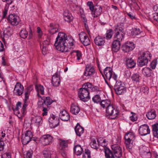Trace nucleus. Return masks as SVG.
I'll return each instance as SVG.
<instances>
[{"label": "nucleus", "mask_w": 158, "mask_h": 158, "mask_svg": "<svg viewBox=\"0 0 158 158\" xmlns=\"http://www.w3.org/2000/svg\"><path fill=\"white\" fill-rule=\"evenodd\" d=\"M74 40L71 36H67L64 33H59L55 42L54 45L56 49L62 52H67L68 48L73 45Z\"/></svg>", "instance_id": "nucleus-1"}, {"label": "nucleus", "mask_w": 158, "mask_h": 158, "mask_svg": "<svg viewBox=\"0 0 158 158\" xmlns=\"http://www.w3.org/2000/svg\"><path fill=\"white\" fill-rule=\"evenodd\" d=\"M92 86V84L88 82L82 86L78 91V96L81 100L84 102H86L90 99L89 95V91Z\"/></svg>", "instance_id": "nucleus-2"}, {"label": "nucleus", "mask_w": 158, "mask_h": 158, "mask_svg": "<svg viewBox=\"0 0 158 158\" xmlns=\"http://www.w3.org/2000/svg\"><path fill=\"white\" fill-rule=\"evenodd\" d=\"M151 57L150 53L149 52H143L142 55L139 57L138 60V65L141 67L146 65L148 61L150 60Z\"/></svg>", "instance_id": "nucleus-3"}, {"label": "nucleus", "mask_w": 158, "mask_h": 158, "mask_svg": "<svg viewBox=\"0 0 158 158\" xmlns=\"http://www.w3.org/2000/svg\"><path fill=\"white\" fill-rule=\"evenodd\" d=\"M117 140V143L111 145L112 152L116 157L119 158L122 156V152L121 148L118 144L120 142V138L118 137Z\"/></svg>", "instance_id": "nucleus-4"}, {"label": "nucleus", "mask_w": 158, "mask_h": 158, "mask_svg": "<svg viewBox=\"0 0 158 158\" xmlns=\"http://www.w3.org/2000/svg\"><path fill=\"white\" fill-rule=\"evenodd\" d=\"M135 136L131 132L127 133L125 136V143L127 149H130L133 146V142L135 140Z\"/></svg>", "instance_id": "nucleus-5"}, {"label": "nucleus", "mask_w": 158, "mask_h": 158, "mask_svg": "<svg viewBox=\"0 0 158 158\" xmlns=\"http://www.w3.org/2000/svg\"><path fill=\"white\" fill-rule=\"evenodd\" d=\"M116 93L118 95L123 94L126 92V88L121 81H117L114 88Z\"/></svg>", "instance_id": "nucleus-6"}, {"label": "nucleus", "mask_w": 158, "mask_h": 158, "mask_svg": "<svg viewBox=\"0 0 158 158\" xmlns=\"http://www.w3.org/2000/svg\"><path fill=\"white\" fill-rule=\"evenodd\" d=\"M104 73L106 79L110 81L111 78L115 81L117 79V75L113 72L112 69L110 67H106L103 71Z\"/></svg>", "instance_id": "nucleus-7"}, {"label": "nucleus", "mask_w": 158, "mask_h": 158, "mask_svg": "<svg viewBox=\"0 0 158 158\" xmlns=\"http://www.w3.org/2000/svg\"><path fill=\"white\" fill-rule=\"evenodd\" d=\"M106 112L107 114L111 116L110 118L111 119L116 118L119 114L118 110L112 105L106 108Z\"/></svg>", "instance_id": "nucleus-8"}, {"label": "nucleus", "mask_w": 158, "mask_h": 158, "mask_svg": "<svg viewBox=\"0 0 158 158\" xmlns=\"http://www.w3.org/2000/svg\"><path fill=\"white\" fill-rule=\"evenodd\" d=\"M59 120L58 117L53 114L51 115L48 120L50 127L54 128L57 127L59 124Z\"/></svg>", "instance_id": "nucleus-9"}, {"label": "nucleus", "mask_w": 158, "mask_h": 158, "mask_svg": "<svg viewBox=\"0 0 158 158\" xmlns=\"http://www.w3.org/2000/svg\"><path fill=\"white\" fill-rule=\"evenodd\" d=\"M32 137V132L31 131H27L24 135H22V141L23 144L26 145L31 140Z\"/></svg>", "instance_id": "nucleus-10"}, {"label": "nucleus", "mask_w": 158, "mask_h": 158, "mask_svg": "<svg viewBox=\"0 0 158 158\" xmlns=\"http://www.w3.org/2000/svg\"><path fill=\"white\" fill-rule=\"evenodd\" d=\"M40 141L44 145H47L52 143L53 137L49 135H43L40 138Z\"/></svg>", "instance_id": "nucleus-11"}, {"label": "nucleus", "mask_w": 158, "mask_h": 158, "mask_svg": "<svg viewBox=\"0 0 158 158\" xmlns=\"http://www.w3.org/2000/svg\"><path fill=\"white\" fill-rule=\"evenodd\" d=\"M8 20V22L13 26L17 25L19 22V17L14 14L10 15Z\"/></svg>", "instance_id": "nucleus-12"}, {"label": "nucleus", "mask_w": 158, "mask_h": 158, "mask_svg": "<svg viewBox=\"0 0 158 158\" xmlns=\"http://www.w3.org/2000/svg\"><path fill=\"white\" fill-rule=\"evenodd\" d=\"M135 47L134 44L133 42H127L123 45L122 49L124 52H127L132 50Z\"/></svg>", "instance_id": "nucleus-13"}, {"label": "nucleus", "mask_w": 158, "mask_h": 158, "mask_svg": "<svg viewBox=\"0 0 158 158\" xmlns=\"http://www.w3.org/2000/svg\"><path fill=\"white\" fill-rule=\"evenodd\" d=\"M43 101H39L38 102L39 106L40 107H44V106L50 105L52 102V100L49 97H41Z\"/></svg>", "instance_id": "nucleus-14"}, {"label": "nucleus", "mask_w": 158, "mask_h": 158, "mask_svg": "<svg viewBox=\"0 0 158 158\" xmlns=\"http://www.w3.org/2000/svg\"><path fill=\"white\" fill-rule=\"evenodd\" d=\"M79 36L81 42L84 46H87L90 44L89 40L85 33L83 32H81L79 34Z\"/></svg>", "instance_id": "nucleus-15"}, {"label": "nucleus", "mask_w": 158, "mask_h": 158, "mask_svg": "<svg viewBox=\"0 0 158 158\" xmlns=\"http://www.w3.org/2000/svg\"><path fill=\"white\" fill-rule=\"evenodd\" d=\"M24 87L19 82L16 83L14 89V94L16 95L20 96L23 93Z\"/></svg>", "instance_id": "nucleus-16"}, {"label": "nucleus", "mask_w": 158, "mask_h": 158, "mask_svg": "<svg viewBox=\"0 0 158 158\" xmlns=\"http://www.w3.org/2000/svg\"><path fill=\"white\" fill-rule=\"evenodd\" d=\"M150 130L148 126L144 124L141 126L139 128V134L141 135H146L150 133Z\"/></svg>", "instance_id": "nucleus-17"}, {"label": "nucleus", "mask_w": 158, "mask_h": 158, "mask_svg": "<svg viewBox=\"0 0 158 158\" xmlns=\"http://www.w3.org/2000/svg\"><path fill=\"white\" fill-rule=\"evenodd\" d=\"M59 116L61 120L64 121H68L70 118L69 113L65 110H63L60 111Z\"/></svg>", "instance_id": "nucleus-18"}, {"label": "nucleus", "mask_w": 158, "mask_h": 158, "mask_svg": "<svg viewBox=\"0 0 158 158\" xmlns=\"http://www.w3.org/2000/svg\"><path fill=\"white\" fill-rule=\"evenodd\" d=\"M95 73V70L93 67L87 65L86 67L85 70L84 72V75L86 77H91Z\"/></svg>", "instance_id": "nucleus-19"}, {"label": "nucleus", "mask_w": 158, "mask_h": 158, "mask_svg": "<svg viewBox=\"0 0 158 158\" xmlns=\"http://www.w3.org/2000/svg\"><path fill=\"white\" fill-rule=\"evenodd\" d=\"M60 82L59 75L56 73L52 77V83L53 86H57L59 85Z\"/></svg>", "instance_id": "nucleus-20"}, {"label": "nucleus", "mask_w": 158, "mask_h": 158, "mask_svg": "<svg viewBox=\"0 0 158 158\" xmlns=\"http://www.w3.org/2000/svg\"><path fill=\"white\" fill-rule=\"evenodd\" d=\"M125 61L126 64L128 68H132L135 66V62L131 58H126Z\"/></svg>", "instance_id": "nucleus-21"}, {"label": "nucleus", "mask_w": 158, "mask_h": 158, "mask_svg": "<svg viewBox=\"0 0 158 158\" xmlns=\"http://www.w3.org/2000/svg\"><path fill=\"white\" fill-rule=\"evenodd\" d=\"M120 42L117 39L114 40L112 45V50L113 51L116 52L118 51L120 47Z\"/></svg>", "instance_id": "nucleus-22"}, {"label": "nucleus", "mask_w": 158, "mask_h": 158, "mask_svg": "<svg viewBox=\"0 0 158 158\" xmlns=\"http://www.w3.org/2000/svg\"><path fill=\"white\" fill-rule=\"evenodd\" d=\"M102 12V8L100 6L95 7L94 10L92 11V13L94 15V17H96L99 16Z\"/></svg>", "instance_id": "nucleus-23"}, {"label": "nucleus", "mask_w": 158, "mask_h": 158, "mask_svg": "<svg viewBox=\"0 0 158 158\" xmlns=\"http://www.w3.org/2000/svg\"><path fill=\"white\" fill-rule=\"evenodd\" d=\"M59 25L58 24L51 23L50 25V29L49 31L50 34H53L57 31Z\"/></svg>", "instance_id": "nucleus-24"}, {"label": "nucleus", "mask_w": 158, "mask_h": 158, "mask_svg": "<svg viewBox=\"0 0 158 158\" xmlns=\"http://www.w3.org/2000/svg\"><path fill=\"white\" fill-rule=\"evenodd\" d=\"M80 110L77 104L72 103L70 108V112L76 115L78 113Z\"/></svg>", "instance_id": "nucleus-25"}, {"label": "nucleus", "mask_w": 158, "mask_h": 158, "mask_svg": "<svg viewBox=\"0 0 158 158\" xmlns=\"http://www.w3.org/2000/svg\"><path fill=\"white\" fill-rule=\"evenodd\" d=\"M94 42L97 45L99 46L103 45L105 43L104 38H102L100 36H98L95 38Z\"/></svg>", "instance_id": "nucleus-26"}, {"label": "nucleus", "mask_w": 158, "mask_h": 158, "mask_svg": "<svg viewBox=\"0 0 158 158\" xmlns=\"http://www.w3.org/2000/svg\"><path fill=\"white\" fill-rule=\"evenodd\" d=\"M104 152L106 158H114V155L112 151L107 148H104Z\"/></svg>", "instance_id": "nucleus-27"}, {"label": "nucleus", "mask_w": 158, "mask_h": 158, "mask_svg": "<svg viewBox=\"0 0 158 158\" xmlns=\"http://www.w3.org/2000/svg\"><path fill=\"white\" fill-rule=\"evenodd\" d=\"M35 89L37 92V96L39 97H41L40 95V93L42 95H44V88L43 86L40 85H35Z\"/></svg>", "instance_id": "nucleus-28"}, {"label": "nucleus", "mask_w": 158, "mask_h": 158, "mask_svg": "<svg viewBox=\"0 0 158 158\" xmlns=\"http://www.w3.org/2000/svg\"><path fill=\"white\" fill-rule=\"evenodd\" d=\"M75 130L77 135L79 136L84 132V128L78 123H77V125L75 127Z\"/></svg>", "instance_id": "nucleus-29"}, {"label": "nucleus", "mask_w": 158, "mask_h": 158, "mask_svg": "<svg viewBox=\"0 0 158 158\" xmlns=\"http://www.w3.org/2000/svg\"><path fill=\"white\" fill-rule=\"evenodd\" d=\"M33 85H30L27 87L25 89V100H27L29 98V95L30 94L32 90L33 89Z\"/></svg>", "instance_id": "nucleus-30"}, {"label": "nucleus", "mask_w": 158, "mask_h": 158, "mask_svg": "<svg viewBox=\"0 0 158 158\" xmlns=\"http://www.w3.org/2000/svg\"><path fill=\"white\" fill-rule=\"evenodd\" d=\"M75 153L77 156L81 154L83 152V149L80 145H77L74 148Z\"/></svg>", "instance_id": "nucleus-31"}, {"label": "nucleus", "mask_w": 158, "mask_h": 158, "mask_svg": "<svg viewBox=\"0 0 158 158\" xmlns=\"http://www.w3.org/2000/svg\"><path fill=\"white\" fill-rule=\"evenodd\" d=\"M152 70L149 68H143L142 70V73L146 77H149L151 76Z\"/></svg>", "instance_id": "nucleus-32"}, {"label": "nucleus", "mask_w": 158, "mask_h": 158, "mask_svg": "<svg viewBox=\"0 0 158 158\" xmlns=\"http://www.w3.org/2000/svg\"><path fill=\"white\" fill-rule=\"evenodd\" d=\"M114 39H117L120 41L124 37V33L123 32L117 31L114 35Z\"/></svg>", "instance_id": "nucleus-33"}, {"label": "nucleus", "mask_w": 158, "mask_h": 158, "mask_svg": "<svg viewBox=\"0 0 158 158\" xmlns=\"http://www.w3.org/2000/svg\"><path fill=\"white\" fill-rule=\"evenodd\" d=\"M148 118L149 119H152L154 118L156 116L155 111L154 110L149 111L146 114Z\"/></svg>", "instance_id": "nucleus-34"}, {"label": "nucleus", "mask_w": 158, "mask_h": 158, "mask_svg": "<svg viewBox=\"0 0 158 158\" xmlns=\"http://www.w3.org/2000/svg\"><path fill=\"white\" fill-rule=\"evenodd\" d=\"M100 105L103 108H105V107H106L107 108L111 105L110 101L108 99L102 101L100 102Z\"/></svg>", "instance_id": "nucleus-35"}, {"label": "nucleus", "mask_w": 158, "mask_h": 158, "mask_svg": "<svg viewBox=\"0 0 158 158\" xmlns=\"http://www.w3.org/2000/svg\"><path fill=\"white\" fill-rule=\"evenodd\" d=\"M152 130L154 136L158 138V123L152 125Z\"/></svg>", "instance_id": "nucleus-36"}, {"label": "nucleus", "mask_w": 158, "mask_h": 158, "mask_svg": "<svg viewBox=\"0 0 158 158\" xmlns=\"http://www.w3.org/2000/svg\"><path fill=\"white\" fill-rule=\"evenodd\" d=\"M98 144L103 147H105L106 145V141L105 139H103L102 138H100L97 140Z\"/></svg>", "instance_id": "nucleus-37"}, {"label": "nucleus", "mask_w": 158, "mask_h": 158, "mask_svg": "<svg viewBox=\"0 0 158 158\" xmlns=\"http://www.w3.org/2000/svg\"><path fill=\"white\" fill-rule=\"evenodd\" d=\"M90 145L92 148L96 150H97L99 147V144H98H98L96 143V141L94 139H93L92 140L90 143Z\"/></svg>", "instance_id": "nucleus-38"}, {"label": "nucleus", "mask_w": 158, "mask_h": 158, "mask_svg": "<svg viewBox=\"0 0 158 158\" xmlns=\"http://www.w3.org/2000/svg\"><path fill=\"white\" fill-rule=\"evenodd\" d=\"M43 154L45 158H50L51 157V152L48 149L44 150Z\"/></svg>", "instance_id": "nucleus-39"}, {"label": "nucleus", "mask_w": 158, "mask_h": 158, "mask_svg": "<svg viewBox=\"0 0 158 158\" xmlns=\"http://www.w3.org/2000/svg\"><path fill=\"white\" fill-rule=\"evenodd\" d=\"M28 35V32L25 29H23L20 32V36L22 38L25 39Z\"/></svg>", "instance_id": "nucleus-40"}, {"label": "nucleus", "mask_w": 158, "mask_h": 158, "mask_svg": "<svg viewBox=\"0 0 158 158\" xmlns=\"http://www.w3.org/2000/svg\"><path fill=\"white\" fill-rule=\"evenodd\" d=\"M59 142L61 149L63 150L64 148L67 147L68 144L67 141L62 139H60Z\"/></svg>", "instance_id": "nucleus-41"}, {"label": "nucleus", "mask_w": 158, "mask_h": 158, "mask_svg": "<svg viewBox=\"0 0 158 158\" xmlns=\"http://www.w3.org/2000/svg\"><path fill=\"white\" fill-rule=\"evenodd\" d=\"M113 35V30L111 29H110L107 31L105 37L107 39H111Z\"/></svg>", "instance_id": "nucleus-42"}, {"label": "nucleus", "mask_w": 158, "mask_h": 158, "mask_svg": "<svg viewBox=\"0 0 158 158\" xmlns=\"http://www.w3.org/2000/svg\"><path fill=\"white\" fill-rule=\"evenodd\" d=\"M51 39V35H48L47 36L46 39L44 40L43 42V46H46V45H49L50 44Z\"/></svg>", "instance_id": "nucleus-43"}, {"label": "nucleus", "mask_w": 158, "mask_h": 158, "mask_svg": "<svg viewBox=\"0 0 158 158\" xmlns=\"http://www.w3.org/2000/svg\"><path fill=\"white\" fill-rule=\"evenodd\" d=\"M101 98L99 95H95L92 98L93 101L95 103H98L101 102Z\"/></svg>", "instance_id": "nucleus-44"}, {"label": "nucleus", "mask_w": 158, "mask_h": 158, "mask_svg": "<svg viewBox=\"0 0 158 158\" xmlns=\"http://www.w3.org/2000/svg\"><path fill=\"white\" fill-rule=\"evenodd\" d=\"M73 53H76V55L77 56V59L78 60H79L81 58V56L82 54L81 52L78 50H73L71 52L70 54H72Z\"/></svg>", "instance_id": "nucleus-45"}, {"label": "nucleus", "mask_w": 158, "mask_h": 158, "mask_svg": "<svg viewBox=\"0 0 158 158\" xmlns=\"http://www.w3.org/2000/svg\"><path fill=\"white\" fill-rule=\"evenodd\" d=\"M141 31L139 28H134L131 31V34L132 35H137L140 34Z\"/></svg>", "instance_id": "nucleus-46"}, {"label": "nucleus", "mask_w": 158, "mask_h": 158, "mask_svg": "<svg viewBox=\"0 0 158 158\" xmlns=\"http://www.w3.org/2000/svg\"><path fill=\"white\" fill-rule=\"evenodd\" d=\"M83 158H90V152L88 149H85V153L83 154Z\"/></svg>", "instance_id": "nucleus-47"}, {"label": "nucleus", "mask_w": 158, "mask_h": 158, "mask_svg": "<svg viewBox=\"0 0 158 158\" xmlns=\"http://www.w3.org/2000/svg\"><path fill=\"white\" fill-rule=\"evenodd\" d=\"M140 76L139 74L136 73L133 75L131 77V78L133 81H138L139 80Z\"/></svg>", "instance_id": "nucleus-48"}, {"label": "nucleus", "mask_w": 158, "mask_h": 158, "mask_svg": "<svg viewBox=\"0 0 158 158\" xmlns=\"http://www.w3.org/2000/svg\"><path fill=\"white\" fill-rule=\"evenodd\" d=\"M24 103L23 105L22 108V113H23V114H24V113H25L26 108L28 105V104L27 102V100H25V98L24 100Z\"/></svg>", "instance_id": "nucleus-49"}, {"label": "nucleus", "mask_w": 158, "mask_h": 158, "mask_svg": "<svg viewBox=\"0 0 158 158\" xmlns=\"http://www.w3.org/2000/svg\"><path fill=\"white\" fill-rule=\"evenodd\" d=\"M3 33L4 37H8L12 35L11 31L8 30H4Z\"/></svg>", "instance_id": "nucleus-50"}, {"label": "nucleus", "mask_w": 158, "mask_h": 158, "mask_svg": "<svg viewBox=\"0 0 158 158\" xmlns=\"http://www.w3.org/2000/svg\"><path fill=\"white\" fill-rule=\"evenodd\" d=\"M35 121L36 123L38 124H42L43 122L42 118L40 116H37L35 118Z\"/></svg>", "instance_id": "nucleus-51"}, {"label": "nucleus", "mask_w": 158, "mask_h": 158, "mask_svg": "<svg viewBox=\"0 0 158 158\" xmlns=\"http://www.w3.org/2000/svg\"><path fill=\"white\" fill-rule=\"evenodd\" d=\"M37 32L39 38H41L43 35V33L40 27H37Z\"/></svg>", "instance_id": "nucleus-52"}, {"label": "nucleus", "mask_w": 158, "mask_h": 158, "mask_svg": "<svg viewBox=\"0 0 158 158\" xmlns=\"http://www.w3.org/2000/svg\"><path fill=\"white\" fill-rule=\"evenodd\" d=\"M68 16L64 18V19L65 21L70 22L73 20V17L71 14H69Z\"/></svg>", "instance_id": "nucleus-53"}, {"label": "nucleus", "mask_w": 158, "mask_h": 158, "mask_svg": "<svg viewBox=\"0 0 158 158\" xmlns=\"http://www.w3.org/2000/svg\"><path fill=\"white\" fill-rule=\"evenodd\" d=\"M32 152L31 150L27 152L26 155L24 156V158H31Z\"/></svg>", "instance_id": "nucleus-54"}, {"label": "nucleus", "mask_w": 158, "mask_h": 158, "mask_svg": "<svg viewBox=\"0 0 158 158\" xmlns=\"http://www.w3.org/2000/svg\"><path fill=\"white\" fill-rule=\"evenodd\" d=\"M87 5L89 6V9L91 11L94 10L95 7H94V6L93 3L92 2L90 1L88 2H87Z\"/></svg>", "instance_id": "nucleus-55"}, {"label": "nucleus", "mask_w": 158, "mask_h": 158, "mask_svg": "<svg viewBox=\"0 0 158 158\" xmlns=\"http://www.w3.org/2000/svg\"><path fill=\"white\" fill-rule=\"evenodd\" d=\"M21 103L20 102H18L16 104L15 108L14 109L15 113H16V111H18L20 108L21 107Z\"/></svg>", "instance_id": "nucleus-56"}, {"label": "nucleus", "mask_w": 158, "mask_h": 158, "mask_svg": "<svg viewBox=\"0 0 158 158\" xmlns=\"http://www.w3.org/2000/svg\"><path fill=\"white\" fill-rule=\"evenodd\" d=\"M1 158H11L10 153H4L2 156Z\"/></svg>", "instance_id": "nucleus-57"}, {"label": "nucleus", "mask_w": 158, "mask_h": 158, "mask_svg": "<svg viewBox=\"0 0 158 158\" xmlns=\"http://www.w3.org/2000/svg\"><path fill=\"white\" fill-rule=\"evenodd\" d=\"M130 118L131 120L133 122L136 121L137 119V116L135 114H134L132 116H130Z\"/></svg>", "instance_id": "nucleus-58"}, {"label": "nucleus", "mask_w": 158, "mask_h": 158, "mask_svg": "<svg viewBox=\"0 0 158 158\" xmlns=\"http://www.w3.org/2000/svg\"><path fill=\"white\" fill-rule=\"evenodd\" d=\"M156 62L155 61H152L150 64L151 67L153 69H154L156 66Z\"/></svg>", "instance_id": "nucleus-59"}, {"label": "nucleus", "mask_w": 158, "mask_h": 158, "mask_svg": "<svg viewBox=\"0 0 158 158\" xmlns=\"http://www.w3.org/2000/svg\"><path fill=\"white\" fill-rule=\"evenodd\" d=\"M154 20L158 22V13H155L152 15Z\"/></svg>", "instance_id": "nucleus-60"}, {"label": "nucleus", "mask_w": 158, "mask_h": 158, "mask_svg": "<svg viewBox=\"0 0 158 158\" xmlns=\"http://www.w3.org/2000/svg\"><path fill=\"white\" fill-rule=\"evenodd\" d=\"M92 86L91 87V89L92 91H96L98 92L100 90L99 88L96 86H95L93 87H92Z\"/></svg>", "instance_id": "nucleus-61"}, {"label": "nucleus", "mask_w": 158, "mask_h": 158, "mask_svg": "<svg viewBox=\"0 0 158 158\" xmlns=\"http://www.w3.org/2000/svg\"><path fill=\"white\" fill-rule=\"evenodd\" d=\"M4 143L3 141L0 142V152L2 151L4 148Z\"/></svg>", "instance_id": "nucleus-62"}, {"label": "nucleus", "mask_w": 158, "mask_h": 158, "mask_svg": "<svg viewBox=\"0 0 158 158\" xmlns=\"http://www.w3.org/2000/svg\"><path fill=\"white\" fill-rule=\"evenodd\" d=\"M127 15L129 16V17L132 19H134L135 18L134 15L131 12L127 13Z\"/></svg>", "instance_id": "nucleus-63"}, {"label": "nucleus", "mask_w": 158, "mask_h": 158, "mask_svg": "<svg viewBox=\"0 0 158 158\" xmlns=\"http://www.w3.org/2000/svg\"><path fill=\"white\" fill-rule=\"evenodd\" d=\"M69 14H71L69 12V11L68 10H65L63 13V16L64 17V18L65 17L68 16Z\"/></svg>", "instance_id": "nucleus-64"}]
</instances>
